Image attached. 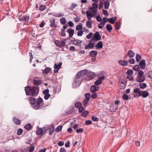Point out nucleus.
Masks as SVG:
<instances>
[{"mask_svg": "<svg viewBox=\"0 0 152 152\" xmlns=\"http://www.w3.org/2000/svg\"><path fill=\"white\" fill-rule=\"evenodd\" d=\"M29 100L30 101V104L31 107L34 109L35 110L34 107L36 106V99L33 97H29Z\"/></svg>", "mask_w": 152, "mask_h": 152, "instance_id": "423d86ee", "label": "nucleus"}, {"mask_svg": "<svg viewBox=\"0 0 152 152\" xmlns=\"http://www.w3.org/2000/svg\"><path fill=\"white\" fill-rule=\"evenodd\" d=\"M104 78L105 77L104 76H102L99 77L97 80H99V81H100V82H101V83H102V80H103Z\"/></svg>", "mask_w": 152, "mask_h": 152, "instance_id": "69168bd1", "label": "nucleus"}, {"mask_svg": "<svg viewBox=\"0 0 152 152\" xmlns=\"http://www.w3.org/2000/svg\"><path fill=\"white\" fill-rule=\"evenodd\" d=\"M95 47L97 49L102 48L103 47V43L102 41H99L95 45Z\"/></svg>", "mask_w": 152, "mask_h": 152, "instance_id": "4468645a", "label": "nucleus"}, {"mask_svg": "<svg viewBox=\"0 0 152 152\" xmlns=\"http://www.w3.org/2000/svg\"><path fill=\"white\" fill-rule=\"evenodd\" d=\"M43 130L42 128H39L36 131V134L37 135H41L42 134Z\"/></svg>", "mask_w": 152, "mask_h": 152, "instance_id": "b1692460", "label": "nucleus"}, {"mask_svg": "<svg viewBox=\"0 0 152 152\" xmlns=\"http://www.w3.org/2000/svg\"><path fill=\"white\" fill-rule=\"evenodd\" d=\"M25 91L26 95L36 96L39 93V88L38 86H33L31 87L29 86H27L25 88Z\"/></svg>", "mask_w": 152, "mask_h": 152, "instance_id": "f257e3e1", "label": "nucleus"}, {"mask_svg": "<svg viewBox=\"0 0 152 152\" xmlns=\"http://www.w3.org/2000/svg\"><path fill=\"white\" fill-rule=\"evenodd\" d=\"M84 96L86 97V99L90 100L91 94L89 93H86L84 94Z\"/></svg>", "mask_w": 152, "mask_h": 152, "instance_id": "a18cd8bd", "label": "nucleus"}, {"mask_svg": "<svg viewBox=\"0 0 152 152\" xmlns=\"http://www.w3.org/2000/svg\"><path fill=\"white\" fill-rule=\"evenodd\" d=\"M50 96V95L49 94H46L45 95L44 98L45 100H48Z\"/></svg>", "mask_w": 152, "mask_h": 152, "instance_id": "338daca9", "label": "nucleus"}, {"mask_svg": "<svg viewBox=\"0 0 152 152\" xmlns=\"http://www.w3.org/2000/svg\"><path fill=\"white\" fill-rule=\"evenodd\" d=\"M13 121L14 123L18 125L20 124L21 123V121L20 120L15 117H13Z\"/></svg>", "mask_w": 152, "mask_h": 152, "instance_id": "aec40b11", "label": "nucleus"}, {"mask_svg": "<svg viewBox=\"0 0 152 152\" xmlns=\"http://www.w3.org/2000/svg\"><path fill=\"white\" fill-rule=\"evenodd\" d=\"M101 39H91L89 41V43L85 47V49H87L90 48H93L94 46V42L100 40Z\"/></svg>", "mask_w": 152, "mask_h": 152, "instance_id": "20e7f679", "label": "nucleus"}, {"mask_svg": "<svg viewBox=\"0 0 152 152\" xmlns=\"http://www.w3.org/2000/svg\"><path fill=\"white\" fill-rule=\"evenodd\" d=\"M76 77L74 80L72 84V86L74 88L78 87L81 84L83 80L82 76L79 71L76 75Z\"/></svg>", "mask_w": 152, "mask_h": 152, "instance_id": "7ed1b4c3", "label": "nucleus"}, {"mask_svg": "<svg viewBox=\"0 0 152 152\" xmlns=\"http://www.w3.org/2000/svg\"><path fill=\"white\" fill-rule=\"evenodd\" d=\"M81 106H82L81 103L79 102H77L75 104V106L76 108H78Z\"/></svg>", "mask_w": 152, "mask_h": 152, "instance_id": "49530a36", "label": "nucleus"}, {"mask_svg": "<svg viewBox=\"0 0 152 152\" xmlns=\"http://www.w3.org/2000/svg\"><path fill=\"white\" fill-rule=\"evenodd\" d=\"M92 7L93 9H97L98 8V4L97 3H93L92 4Z\"/></svg>", "mask_w": 152, "mask_h": 152, "instance_id": "6e6d98bb", "label": "nucleus"}, {"mask_svg": "<svg viewBox=\"0 0 152 152\" xmlns=\"http://www.w3.org/2000/svg\"><path fill=\"white\" fill-rule=\"evenodd\" d=\"M29 16L28 14H26L24 17L23 20L26 22L28 21L29 19Z\"/></svg>", "mask_w": 152, "mask_h": 152, "instance_id": "09e8293b", "label": "nucleus"}, {"mask_svg": "<svg viewBox=\"0 0 152 152\" xmlns=\"http://www.w3.org/2000/svg\"><path fill=\"white\" fill-rule=\"evenodd\" d=\"M113 28L112 26L110 24H107L106 25V29L108 32H110Z\"/></svg>", "mask_w": 152, "mask_h": 152, "instance_id": "2f4dec72", "label": "nucleus"}, {"mask_svg": "<svg viewBox=\"0 0 152 152\" xmlns=\"http://www.w3.org/2000/svg\"><path fill=\"white\" fill-rule=\"evenodd\" d=\"M145 61L144 59H142L139 63L140 68L142 69H144L146 66Z\"/></svg>", "mask_w": 152, "mask_h": 152, "instance_id": "1a4fd4ad", "label": "nucleus"}, {"mask_svg": "<svg viewBox=\"0 0 152 152\" xmlns=\"http://www.w3.org/2000/svg\"><path fill=\"white\" fill-rule=\"evenodd\" d=\"M76 132L77 133H82L83 132V129L82 128L78 129L76 130Z\"/></svg>", "mask_w": 152, "mask_h": 152, "instance_id": "0e129e2a", "label": "nucleus"}, {"mask_svg": "<svg viewBox=\"0 0 152 152\" xmlns=\"http://www.w3.org/2000/svg\"><path fill=\"white\" fill-rule=\"evenodd\" d=\"M109 1V0H108L104 2V7L106 9H108L109 7L110 3Z\"/></svg>", "mask_w": 152, "mask_h": 152, "instance_id": "cd10ccee", "label": "nucleus"}, {"mask_svg": "<svg viewBox=\"0 0 152 152\" xmlns=\"http://www.w3.org/2000/svg\"><path fill=\"white\" fill-rule=\"evenodd\" d=\"M133 92L136 94L134 95V97H138L141 96L142 98H145L149 95V94L147 91H140L139 88H136L134 89Z\"/></svg>", "mask_w": 152, "mask_h": 152, "instance_id": "f03ea898", "label": "nucleus"}, {"mask_svg": "<svg viewBox=\"0 0 152 152\" xmlns=\"http://www.w3.org/2000/svg\"><path fill=\"white\" fill-rule=\"evenodd\" d=\"M88 113L89 112L88 111L85 110L82 113L81 115L83 117H85L87 116Z\"/></svg>", "mask_w": 152, "mask_h": 152, "instance_id": "a19ab883", "label": "nucleus"}, {"mask_svg": "<svg viewBox=\"0 0 152 152\" xmlns=\"http://www.w3.org/2000/svg\"><path fill=\"white\" fill-rule=\"evenodd\" d=\"M97 97V94L96 92L93 93L91 94V98L93 99H95Z\"/></svg>", "mask_w": 152, "mask_h": 152, "instance_id": "5fc2aeb1", "label": "nucleus"}, {"mask_svg": "<svg viewBox=\"0 0 152 152\" xmlns=\"http://www.w3.org/2000/svg\"><path fill=\"white\" fill-rule=\"evenodd\" d=\"M46 7L44 5H41L40 6L39 9L41 11H43L46 9Z\"/></svg>", "mask_w": 152, "mask_h": 152, "instance_id": "3c124183", "label": "nucleus"}, {"mask_svg": "<svg viewBox=\"0 0 152 152\" xmlns=\"http://www.w3.org/2000/svg\"><path fill=\"white\" fill-rule=\"evenodd\" d=\"M72 42L73 43L78 46H80L82 41L78 40H72Z\"/></svg>", "mask_w": 152, "mask_h": 152, "instance_id": "a211bd4d", "label": "nucleus"}, {"mask_svg": "<svg viewBox=\"0 0 152 152\" xmlns=\"http://www.w3.org/2000/svg\"><path fill=\"white\" fill-rule=\"evenodd\" d=\"M62 63L61 62H59L58 64H55L54 65V72L56 73L58 72V70L60 69L61 66L62 65Z\"/></svg>", "mask_w": 152, "mask_h": 152, "instance_id": "0eeeda50", "label": "nucleus"}, {"mask_svg": "<svg viewBox=\"0 0 152 152\" xmlns=\"http://www.w3.org/2000/svg\"><path fill=\"white\" fill-rule=\"evenodd\" d=\"M127 73L129 75H132L133 74V71L132 69H128L127 71Z\"/></svg>", "mask_w": 152, "mask_h": 152, "instance_id": "bf43d9fd", "label": "nucleus"}, {"mask_svg": "<svg viewBox=\"0 0 152 152\" xmlns=\"http://www.w3.org/2000/svg\"><path fill=\"white\" fill-rule=\"evenodd\" d=\"M84 110V107H82V106L78 107V111L80 113H82Z\"/></svg>", "mask_w": 152, "mask_h": 152, "instance_id": "e2e57ef3", "label": "nucleus"}, {"mask_svg": "<svg viewBox=\"0 0 152 152\" xmlns=\"http://www.w3.org/2000/svg\"><path fill=\"white\" fill-rule=\"evenodd\" d=\"M33 82L35 86H38L42 83V81L40 80L34 79L33 80Z\"/></svg>", "mask_w": 152, "mask_h": 152, "instance_id": "f3484780", "label": "nucleus"}, {"mask_svg": "<svg viewBox=\"0 0 152 152\" xmlns=\"http://www.w3.org/2000/svg\"><path fill=\"white\" fill-rule=\"evenodd\" d=\"M133 69L135 71H139L140 70V68L139 65H137L134 66Z\"/></svg>", "mask_w": 152, "mask_h": 152, "instance_id": "c03bdc74", "label": "nucleus"}, {"mask_svg": "<svg viewBox=\"0 0 152 152\" xmlns=\"http://www.w3.org/2000/svg\"><path fill=\"white\" fill-rule=\"evenodd\" d=\"M23 132V130L22 129H21V128H19L18 129L17 131V134L18 135H20Z\"/></svg>", "mask_w": 152, "mask_h": 152, "instance_id": "4d7b16f0", "label": "nucleus"}, {"mask_svg": "<svg viewBox=\"0 0 152 152\" xmlns=\"http://www.w3.org/2000/svg\"><path fill=\"white\" fill-rule=\"evenodd\" d=\"M90 12H91L89 11H87L86 12L88 19L89 20H90L94 16V15Z\"/></svg>", "mask_w": 152, "mask_h": 152, "instance_id": "9b49d317", "label": "nucleus"}, {"mask_svg": "<svg viewBox=\"0 0 152 152\" xmlns=\"http://www.w3.org/2000/svg\"><path fill=\"white\" fill-rule=\"evenodd\" d=\"M50 22L51 24H50V27H56V25L55 24V20L54 18H52L50 20Z\"/></svg>", "mask_w": 152, "mask_h": 152, "instance_id": "412c9836", "label": "nucleus"}, {"mask_svg": "<svg viewBox=\"0 0 152 152\" xmlns=\"http://www.w3.org/2000/svg\"><path fill=\"white\" fill-rule=\"evenodd\" d=\"M97 54V52L96 50H93L90 52V55L92 57H95Z\"/></svg>", "mask_w": 152, "mask_h": 152, "instance_id": "4be33fe9", "label": "nucleus"}, {"mask_svg": "<svg viewBox=\"0 0 152 152\" xmlns=\"http://www.w3.org/2000/svg\"><path fill=\"white\" fill-rule=\"evenodd\" d=\"M55 43V44L59 47H63L65 44V42L63 41L56 40Z\"/></svg>", "mask_w": 152, "mask_h": 152, "instance_id": "6e6552de", "label": "nucleus"}, {"mask_svg": "<svg viewBox=\"0 0 152 152\" xmlns=\"http://www.w3.org/2000/svg\"><path fill=\"white\" fill-rule=\"evenodd\" d=\"M127 54L129 58H132L134 56L135 53L133 51L130 50L128 51Z\"/></svg>", "mask_w": 152, "mask_h": 152, "instance_id": "6ab92c4d", "label": "nucleus"}, {"mask_svg": "<svg viewBox=\"0 0 152 152\" xmlns=\"http://www.w3.org/2000/svg\"><path fill=\"white\" fill-rule=\"evenodd\" d=\"M90 100L84 99L82 102V104L84 106H86Z\"/></svg>", "mask_w": 152, "mask_h": 152, "instance_id": "58836bf2", "label": "nucleus"}, {"mask_svg": "<svg viewBox=\"0 0 152 152\" xmlns=\"http://www.w3.org/2000/svg\"><path fill=\"white\" fill-rule=\"evenodd\" d=\"M122 98L124 100H127L129 98L128 95L126 94H124L122 96Z\"/></svg>", "mask_w": 152, "mask_h": 152, "instance_id": "864d4df0", "label": "nucleus"}, {"mask_svg": "<svg viewBox=\"0 0 152 152\" xmlns=\"http://www.w3.org/2000/svg\"><path fill=\"white\" fill-rule=\"evenodd\" d=\"M121 26V24L120 22H116L115 23V27L116 29L117 30L119 29Z\"/></svg>", "mask_w": 152, "mask_h": 152, "instance_id": "4c0bfd02", "label": "nucleus"}, {"mask_svg": "<svg viewBox=\"0 0 152 152\" xmlns=\"http://www.w3.org/2000/svg\"><path fill=\"white\" fill-rule=\"evenodd\" d=\"M119 64L122 66H126L128 64V61L126 60H120L118 61Z\"/></svg>", "mask_w": 152, "mask_h": 152, "instance_id": "f8f14e48", "label": "nucleus"}, {"mask_svg": "<svg viewBox=\"0 0 152 152\" xmlns=\"http://www.w3.org/2000/svg\"><path fill=\"white\" fill-rule=\"evenodd\" d=\"M89 10L91 11L92 13L94 14V15H96L97 13V9H93L91 7L89 8Z\"/></svg>", "mask_w": 152, "mask_h": 152, "instance_id": "c9c22d12", "label": "nucleus"}, {"mask_svg": "<svg viewBox=\"0 0 152 152\" xmlns=\"http://www.w3.org/2000/svg\"><path fill=\"white\" fill-rule=\"evenodd\" d=\"M51 70V69L50 67H46L43 71V73L45 74H48Z\"/></svg>", "mask_w": 152, "mask_h": 152, "instance_id": "a878e982", "label": "nucleus"}, {"mask_svg": "<svg viewBox=\"0 0 152 152\" xmlns=\"http://www.w3.org/2000/svg\"><path fill=\"white\" fill-rule=\"evenodd\" d=\"M140 88L144 89L146 87L147 85L145 83H142L140 84Z\"/></svg>", "mask_w": 152, "mask_h": 152, "instance_id": "ea45409f", "label": "nucleus"}, {"mask_svg": "<svg viewBox=\"0 0 152 152\" xmlns=\"http://www.w3.org/2000/svg\"><path fill=\"white\" fill-rule=\"evenodd\" d=\"M81 74L83 77L86 74L88 73V70L87 69H84L80 71Z\"/></svg>", "mask_w": 152, "mask_h": 152, "instance_id": "72a5a7b5", "label": "nucleus"}, {"mask_svg": "<svg viewBox=\"0 0 152 152\" xmlns=\"http://www.w3.org/2000/svg\"><path fill=\"white\" fill-rule=\"evenodd\" d=\"M141 56L138 53H137L136 56V60L137 62H139L141 59Z\"/></svg>", "mask_w": 152, "mask_h": 152, "instance_id": "473e14b6", "label": "nucleus"}, {"mask_svg": "<svg viewBox=\"0 0 152 152\" xmlns=\"http://www.w3.org/2000/svg\"><path fill=\"white\" fill-rule=\"evenodd\" d=\"M37 103L36 104V106L34 107L35 110H38L41 109L42 107V106L40 104L43 101L42 99L39 97L36 99Z\"/></svg>", "mask_w": 152, "mask_h": 152, "instance_id": "39448f33", "label": "nucleus"}, {"mask_svg": "<svg viewBox=\"0 0 152 152\" xmlns=\"http://www.w3.org/2000/svg\"><path fill=\"white\" fill-rule=\"evenodd\" d=\"M117 109L118 106L115 107L113 104H111L110 105V110H111V111L114 112Z\"/></svg>", "mask_w": 152, "mask_h": 152, "instance_id": "c85d7f7f", "label": "nucleus"}, {"mask_svg": "<svg viewBox=\"0 0 152 152\" xmlns=\"http://www.w3.org/2000/svg\"><path fill=\"white\" fill-rule=\"evenodd\" d=\"M88 75L89 76V77H90L91 79H93L96 76V75L94 73L92 72H90L89 73H88Z\"/></svg>", "mask_w": 152, "mask_h": 152, "instance_id": "c756f323", "label": "nucleus"}, {"mask_svg": "<svg viewBox=\"0 0 152 152\" xmlns=\"http://www.w3.org/2000/svg\"><path fill=\"white\" fill-rule=\"evenodd\" d=\"M61 88L60 86H56V88H55L53 89V91L54 93H58L61 91Z\"/></svg>", "mask_w": 152, "mask_h": 152, "instance_id": "bb28decb", "label": "nucleus"}, {"mask_svg": "<svg viewBox=\"0 0 152 152\" xmlns=\"http://www.w3.org/2000/svg\"><path fill=\"white\" fill-rule=\"evenodd\" d=\"M62 128V125H60L57 127L56 129V131L57 132H60Z\"/></svg>", "mask_w": 152, "mask_h": 152, "instance_id": "de8ad7c7", "label": "nucleus"}, {"mask_svg": "<svg viewBox=\"0 0 152 152\" xmlns=\"http://www.w3.org/2000/svg\"><path fill=\"white\" fill-rule=\"evenodd\" d=\"M126 82L125 81L123 82L120 81L119 82V85L121 89H124V88L126 86Z\"/></svg>", "mask_w": 152, "mask_h": 152, "instance_id": "9d476101", "label": "nucleus"}, {"mask_svg": "<svg viewBox=\"0 0 152 152\" xmlns=\"http://www.w3.org/2000/svg\"><path fill=\"white\" fill-rule=\"evenodd\" d=\"M67 32L69 34V37H71L73 35L74 33V31L73 29L71 28H68L67 29Z\"/></svg>", "mask_w": 152, "mask_h": 152, "instance_id": "2eb2a0df", "label": "nucleus"}, {"mask_svg": "<svg viewBox=\"0 0 152 152\" xmlns=\"http://www.w3.org/2000/svg\"><path fill=\"white\" fill-rule=\"evenodd\" d=\"M77 6V4H72L69 7L70 10H72Z\"/></svg>", "mask_w": 152, "mask_h": 152, "instance_id": "8fccbe9b", "label": "nucleus"}, {"mask_svg": "<svg viewBox=\"0 0 152 152\" xmlns=\"http://www.w3.org/2000/svg\"><path fill=\"white\" fill-rule=\"evenodd\" d=\"M49 135H51L54 132V128L53 126L52 127L49 129Z\"/></svg>", "mask_w": 152, "mask_h": 152, "instance_id": "37998d69", "label": "nucleus"}, {"mask_svg": "<svg viewBox=\"0 0 152 152\" xmlns=\"http://www.w3.org/2000/svg\"><path fill=\"white\" fill-rule=\"evenodd\" d=\"M34 146H30L29 148V151L30 152H32L34 150Z\"/></svg>", "mask_w": 152, "mask_h": 152, "instance_id": "774afa93", "label": "nucleus"}, {"mask_svg": "<svg viewBox=\"0 0 152 152\" xmlns=\"http://www.w3.org/2000/svg\"><path fill=\"white\" fill-rule=\"evenodd\" d=\"M137 78L138 79H137V81L139 83L144 82L145 80V77L143 76H137Z\"/></svg>", "mask_w": 152, "mask_h": 152, "instance_id": "ddd939ff", "label": "nucleus"}, {"mask_svg": "<svg viewBox=\"0 0 152 152\" xmlns=\"http://www.w3.org/2000/svg\"><path fill=\"white\" fill-rule=\"evenodd\" d=\"M92 120L94 121H99V118L97 117L93 116L92 117Z\"/></svg>", "mask_w": 152, "mask_h": 152, "instance_id": "13d9d810", "label": "nucleus"}, {"mask_svg": "<svg viewBox=\"0 0 152 152\" xmlns=\"http://www.w3.org/2000/svg\"><path fill=\"white\" fill-rule=\"evenodd\" d=\"M24 128L27 130H30L31 129L32 126L30 123H28L24 126Z\"/></svg>", "mask_w": 152, "mask_h": 152, "instance_id": "393cba45", "label": "nucleus"}, {"mask_svg": "<svg viewBox=\"0 0 152 152\" xmlns=\"http://www.w3.org/2000/svg\"><path fill=\"white\" fill-rule=\"evenodd\" d=\"M54 16L56 17H58V18H59L61 17H63L64 16V14H62L61 13H59V14H57V13H55L54 15Z\"/></svg>", "mask_w": 152, "mask_h": 152, "instance_id": "603ef678", "label": "nucleus"}, {"mask_svg": "<svg viewBox=\"0 0 152 152\" xmlns=\"http://www.w3.org/2000/svg\"><path fill=\"white\" fill-rule=\"evenodd\" d=\"M129 61L130 64H133L134 63L135 61L134 58H132L129 59Z\"/></svg>", "mask_w": 152, "mask_h": 152, "instance_id": "680f3d73", "label": "nucleus"}, {"mask_svg": "<svg viewBox=\"0 0 152 152\" xmlns=\"http://www.w3.org/2000/svg\"><path fill=\"white\" fill-rule=\"evenodd\" d=\"M90 91L92 93L95 92L96 91V86L94 85L91 86L90 89Z\"/></svg>", "mask_w": 152, "mask_h": 152, "instance_id": "7c9ffc66", "label": "nucleus"}, {"mask_svg": "<svg viewBox=\"0 0 152 152\" xmlns=\"http://www.w3.org/2000/svg\"><path fill=\"white\" fill-rule=\"evenodd\" d=\"M82 29V26L80 25H77L76 27V29L77 30H81Z\"/></svg>", "mask_w": 152, "mask_h": 152, "instance_id": "052dcab7", "label": "nucleus"}, {"mask_svg": "<svg viewBox=\"0 0 152 152\" xmlns=\"http://www.w3.org/2000/svg\"><path fill=\"white\" fill-rule=\"evenodd\" d=\"M117 17H115L113 18H108L107 20L110 23L113 24L114 23L115 20L117 19Z\"/></svg>", "mask_w": 152, "mask_h": 152, "instance_id": "5701e85b", "label": "nucleus"}, {"mask_svg": "<svg viewBox=\"0 0 152 152\" xmlns=\"http://www.w3.org/2000/svg\"><path fill=\"white\" fill-rule=\"evenodd\" d=\"M103 20L102 22H101L98 26V27L99 28H102L103 26L104 25L106 22L105 20L107 19V18L104 17L103 18Z\"/></svg>", "mask_w": 152, "mask_h": 152, "instance_id": "dca6fc26", "label": "nucleus"}, {"mask_svg": "<svg viewBox=\"0 0 152 152\" xmlns=\"http://www.w3.org/2000/svg\"><path fill=\"white\" fill-rule=\"evenodd\" d=\"M92 38H101V37L98 31H96L95 33Z\"/></svg>", "mask_w": 152, "mask_h": 152, "instance_id": "f704fd0d", "label": "nucleus"}, {"mask_svg": "<svg viewBox=\"0 0 152 152\" xmlns=\"http://www.w3.org/2000/svg\"><path fill=\"white\" fill-rule=\"evenodd\" d=\"M60 22L63 24H65L66 22V20L64 17L61 18L60 19Z\"/></svg>", "mask_w": 152, "mask_h": 152, "instance_id": "79ce46f5", "label": "nucleus"}, {"mask_svg": "<svg viewBox=\"0 0 152 152\" xmlns=\"http://www.w3.org/2000/svg\"><path fill=\"white\" fill-rule=\"evenodd\" d=\"M92 22L90 20L86 22V26L87 27L89 28L92 27Z\"/></svg>", "mask_w": 152, "mask_h": 152, "instance_id": "e433bc0d", "label": "nucleus"}]
</instances>
